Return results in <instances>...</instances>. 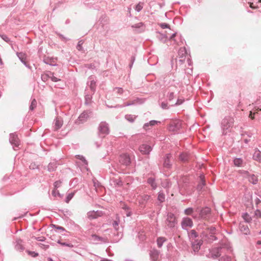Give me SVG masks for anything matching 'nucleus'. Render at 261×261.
Segmentation results:
<instances>
[{
	"label": "nucleus",
	"instance_id": "obj_1",
	"mask_svg": "<svg viewBox=\"0 0 261 261\" xmlns=\"http://www.w3.org/2000/svg\"><path fill=\"white\" fill-rule=\"evenodd\" d=\"M233 123L234 119L231 116H226L222 119L221 123V128L223 135H226L231 132Z\"/></svg>",
	"mask_w": 261,
	"mask_h": 261
},
{
	"label": "nucleus",
	"instance_id": "obj_2",
	"mask_svg": "<svg viewBox=\"0 0 261 261\" xmlns=\"http://www.w3.org/2000/svg\"><path fill=\"white\" fill-rule=\"evenodd\" d=\"M110 133L109 124L105 121L101 122L98 126V135L101 138L105 137Z\"/></svg>",
	"mask_w": 261,
	"mask_h": 261
},
{
	"label": "nucleus",
	"instance_id": "obj_3",
	"mask_svg": "<svg viewBox=\"0 0 261 261\" xmlns=\"http://www.w3.org/2000/svg\"><path fill=\"white\" fill-rule=\"evenodd\" d=\"M166 224L171 229L174 228L177 224V220L175 215L172 213H168L166 219Z\"/></svg>",
	"mask_w": 261,
	"mask_h": 261
},
{
	"label": "nucleus",
	"instance_id": "obj_4",
	"mask_svg": "<svg viewBox=\"0 0 261 261\" xmlns=\"http://www.w3.org/2000/svg\"><path fill=\"white\" fill-rule=\"evenodd\" d=\"M195 212L199 213L197 214L198 218L196 220L205 219L211 213V209L207 207H205L199 210V207H197L195 210Z\"/></svg>",
	"mask_w": 261,
	"mask_h": 261
},
{
	"label": "nucleus",
	"instance_id": "obj_5",
	"mask_svg": "<svg viewBox=\"0 0 261 261\" xmlns=\"http://www.w3.org/2000/svg\"><path fill=\"white\" fill-rule=\"evenodd\" d=\"M92 113V112L90 110L84 111L80 114L75 123L78 125L85 123L90 118Z\"/></svg>",
	"mask_w": 261,
	"mask_h": 261
},
{
	"label": "nucleus",
	"instance_id": "obj_6",
	"mask_svg": "<svg viewBox=\"0 0 261 261\" xmlns=\"http://www.w3.org/2000/svg\"><path fill=\"white\" fill-rule=\"evenodd\" d=\"M181 127V121L179 119L172 120L168 126L170 132H177Z\"/></svg>",
	"mask_w": 261,
	"mask_h": 261
},
{
	"label": "nucleus",
	"instance_id": "obj_7",
	"mask_svg": "<svg viewBox=\"0 0 261 261\" xmlns=\"http://www.w3.org/2000/svg\"><path fill=\"white\" fill-rule=\"evenodd\" d=\"M221 249L219 248V246L214 247L209 250V253L206 255L207 257L212 258L213 259H217L221 256Z\"/></svg>",
	"mask_w": 261,
	"mask_h": 261
},
{
	"label": "nucleus",
	"instance_id": "obj_8",
	"mask_svg": "<svg viewBox=\"0 0 261 261\" xmlns=\"http://www.w3.org/2000/svg\"><path fill=\"white\" fill-rule=\"evenodd\" d=\"M242 174H243L244 177L247 178L248 181L253 184L256 185L258 182V177L254 174H251L247 171L243 170L241 171Z\"/></svg>",
	"mask_w": 261,
	"mask_h": 261
},
{
	"label": "nucleus",
	"instance_id": "obj_9",
	"mask_svg": "<svg viewBox=\"0 0 261 261\" xmlns=\"http://www.w3.org/2000/svg\"><path fill=\"white\" fill-rule=\"evenodd\" d=\"M193 226L192 220L188 217H184L181 222V228L184 230H188V227L191 228Z\"/></svg>",
	"mask_w": 261,
	"mask_h": 261
},
{
	"label": "nucleus",
	"instance_id": "obj_10",
	"mask_svg": "<svg viewBox=\"0 0 261 261\" xmlns=\"http://www.w3.org/2000/svg\"><path fill=\"white\" fill-rule=\"evenodd\" d=\"M90 240L93 242V243L98 244L99 243H108V239L107 238L100 237L96 234H92L91 236Z\"/></svg>",
	"mask_w": 261,
	"mask_h": 261
},
{
	"label": "nucleus",
	"instance_id": "obj_11",
	"mask_svg": "<svg viewBox=\"0 0 261 261\" xmlns=\"http://www.w3.org/2000/svg\"><path fill=\"white\" fill-rule=\"evenodd\" d=\"M119 162L121 164L127 166L130 165L131 161L128 154L124 153L120 155L119 158Z\"/></svg>",
	"mask_w": 261,
	"mask_h": 261
},
{
	"label": "nucleus",
	"instance_id": "obj_12",
	"mask_svg": "<svg viewBox=\"0 0 261 261\" xmlns=\"http://www.w3.org/2000/svg\"><path fill=\"white\" fill-rule=\"evenodd\" d=\"M10 143L14 147H18L19 145V139L18 138L17 135L16 133L10 134Z\"/></svg>",
	"mask_w": 261,
	"mask_h": 261
},
{
	"label": "nucleus",
	"instance_id": "obj_13",
	"mask_svg": "<svg viewBox=\"0 0 261 261\" xmlns=\"http://www.w3.org/2000/svg\"><path fill=\"white\" fill-rule=\"evenodd\" d=\"M103 213L101 211H89L87 213V218L90 220H93L99 217H101L103 215Z\"/></svg>",
	"mask_w": 261,
	"mask_h": 261
},
{
	"label": "nucleus",
	"instance_id": "obj_14",
	"mask_svg": "<svg viewBox=\"0 0 261 261\" xmlns=\"http://www.w3.org/2000/svg\"><path fill=\"white\" fill-rule=\"evenodd\" d=\"M14 245L15 249L19 252H22L25 249L23 241L20 239H17L14 242Z\"/></svg>",
	"mask_w": 261,
	"mask_h": 261
},
{
	"label": "nucleus",
	"instance_id": "obj_15",
	"mask_svg": "<svg viewBox=\"0 0 261 261\" xmlns=\"http://www.w3.org/2000/svg\"><path fill=\"white\" fill-rule=\"evenodd\" d=\"M172 155L171 153H167L164 158L163 166L167 169H170L172 167L171 162Z\"/></svg>",
	"mask_w": 261,
	"mask_h": 261
},
{
	"label": "nucleus",
	"instance_id": "obj_16",
	"mask_svg": "<svg viewBox=\"0 0 261 261\" xmlns=\"http://www.w3.org/2000/svg\"><path fill=\"white\" fill-rule=\"evenodd\" d=\"M16 55L22 63L27 68L31 69V66L26 61L27 55L23 52H17Z\"/></svg>",
	"mask_w": 261,
	"mask_h": 261
},
{
	"label": "nucleus",
	"instance_id": "obj_17",
	"mask_svg": "<svg viewBox=\"0 0 261 261\" xmlns=\"http://www.w3.org/2000/svg\"><path fill=\"white\" fill-rule=\"evenodd\" d=\"M192 248L195 252L199 251L201 246L202 244V241L201 240H195L192 241Z\"/></svg>",
	"mask_w": 261,
	"mask_h": 261
},
{
	"label": "nucleus",
	"instance_id": "obj_18",
	"mask_svg": "<svg viewBox=\"0 0 261 261\" xmlns=\"http://www.w3.org/2000/svg\"><path fill=\"white\" fill-rule=\"evenodd\" d=\"M139 150L143 154H149L152 150V147L150 145L143 144L140 146Z\"/></svg>",
	"mask_w": 261,
	"mask_h": 261
},
{
	"label": "nucleus",
	"instance_id": "obj_19",
	"mask_svg": "<svg viewBox=\"0 0 261 261\" xmlns=\"http://www.w3.org/2000/svg\"><path fill=\"white\" fill-rule=\"evenodd\" d=\"M219 248L221 249V255L222 254L226 255V254L230 253L232 251L231 247L227 244H222Z\"/></svg>",
	"mask_w": 261,
	"mask_h": 261
},
{
	"label": "nucleus",
	"instance_id": "obj_20",
	"mask_svg": "<svg viewBox=\"0 0 261 261\" xmlns=\"http://www.w3.org/2000/svg\"><path fill=\"white\" fill-rule=\"evenodd\" d=\"M160 252L156 249H153L150 251L149 255L151 261H158Z\"/></svg>",
	"mask_w": 261,
	"mask_h": 261
},
{
	"label": "nucleus",
	"instance_id": "obj_21",
	"mask_svg": "<svg viewBox=\"0 0 261 261\" xmlns=\"http://www.w3.org/2000/svg\"><path fill=\"white\" fill-rule=\"evenodd\" d=\"M239 228L240 230L244 234H249L250 230L248 225L244 222H241L239 224Z\"/></svg>",
	"mask_w": 261,
	"mask_h": 261
},
{
	"label": "nucleus",
	"instance_id": "obj_22",
	"mask_svg": "<svg viewBox=\"0 0 261 261\" xmlns=\"http://www.w3.org/2000/svg\"><path fill=\"white\" fill-rule=\"evenodd\" d=\"M195 212L194 208L192 207H188L184 210V214L186 215L191 216L194 219L196 220L197 219V214H195L194 212Z\"/></svg>",
	"mask_w": 261,
	"mask_h": 261
},
{
	"label": "nucleus",
	"instance_id": "obj_23",
	"mask_svg": "<svg viewBox=\"0 0 261 261\" xmlns=\"http://www.w3.org/2000/svg\"><path fill=\"white\" fill-rule=\"evenodd\" d=\"M89 80V81H88L87 84L89 86L90 89L92 92V94H94L96 90V82L94 80L92 79L91 77H90Z\"/></svg>",
	"mask_w": 261,
	"mask_h": 261
},
{
	"label": "nucleus",
	"instance_id": "obj_24",
	"mask_svg": "<svg viewBox=\"0 0 261 261\" xmlns=\"http://www.w3.org/2000/svg\"><path fill=\"white\" fill-rule=\"evenodd\" d=\"M132 28L137 29L138 33H141L144 31L145 25L143 22H141L132 25Z\"/></svg>",
	"mask_w": 261,
	"mask_h": 261
},
{
	"label": "nucleus",
	"instance_id": "obj_25",
	"mask_svg": "<svg viewBox=\"0 0 261 261\" xmlns=\"http://www.w3.org/2000/svg\"><path fill=\"white\" fill-rule=\"evenodd\" d=\"M63 121L61 117H57L55 120L54 128L55 130L60 129L63 125Z\"/></svg>",
	"mask_w": 261,
	"mask_h": 261
},
{
	"label": "nucleus",
	"instance_id": "obj_26",
	"mask_svg": "<svg viewBox=\"0 0 261 261\" xmlns=\"http://www.w3.org/2000/svg\"><path fill=\"white\" fill-rule=\"evenodd\" d=\"M92 92H89L88 90H86L85 91V103L86 105H88L91 103V100L92 98Z\"/></svg>",
	"mask_w": 261,
	"mask_h": 261
},
{
	"label": "nucleus",
	"instance_id": "obj_27",
	"mask_svg": "<svg viewBox=\"0 0 261 261\" xmlns=\"http://www.w3.org/2000/svg\"><path fill=\"white\" fill-rule=\"evenodd\" d=\"M147 183L151 186L152 190H154L157 188L158 185L154 177H148L147 179Z\"/></svg>",
	"mask_w": 261,
	"mask_h": 261
},
{
	"label": "nucleus",
	"instance_id": "obj_28",
	"mask_svg": "<svg viewBox=\"0 0 261 261\" xmlns=\"http://www.w3.org/2000/svg\"><path fill=\"white\" fill-rule=\"evenodd\" d=\"M161 122L156 120H151L149 122L145 123L143 125V128L147 130L149 129V126H153L156 124H160Z\"/></svg>",
	"mask_w": 261,
	"mask_h": 261
},
{
	"label": "nucleus",
	"instance_id": "obj_29",
	"mask_svg": "<svg viewBox=\"0 0 261 261\" xmlns=\"http://www.w3.org/2000/svg\"><path fill=\"white\" fill-rule=\"evenodd\" d=\"M189 158V154L187 152H182L179 156V160L183 163H186L188 162Z\"/></svg>",
	"mask_w": 261,
	"mask_h": 261
},
{
	"label": "nucleus",
	"instance_id": "obj_30",
	"mask_svg": "<svg viewBox=\"0 0 261 261\" xmlns=\"http://www.w3.org/2000/svg\"><path fill=\"white\" fill-rule=\"evenodd\" d=\"M188 236L190 240L194 241L198 237V233L194 229H192L188 232Z\"/></svg>",
	"mask_w": 261,
	"mask_h": 261
},
{
	"label": "nucleus",
	"instance_id": "obj_31",
	"mask_svg": "<svg viewBox=\"0 0 261 261\" xmlns=\"http://www.w3.org/2000/svg\"><path fill=\"white\" fill-rule=\"evenodd\" d=\"M150 196L145 194L140 197L139 200L140 204L145 205V204L149 200Z\"/></svg>",
	"mask_w": 261,
	"mask_h": 261
},
{
	"label": "nucleus",
	"instance_id": "obj_32",
	"mask_svg": "<svg viewBox=\"0 0 261 261\" xmlns=\"http://www.w3.org/2000/svg\"><path fill=\"white\" fill-rule=\"evenodd\" d=\"M200 181L197 186V190L199 191H201L203 187L205 185V181L204 177L200 176Z\"/></svg>",
	"mask_w": 261,
	"mask_h": 261
},
{
	"label": "nucleus",
	"instance_id": "obj_33",
	"mask_svg": "<svg viewBox=\"0 0 261 261\" xmlns=\"http://www.w3.org/2000/svg\"><path fill=\"white\" fill-rule=\"evenodd\" d=\"M253 160L261 162V152L257 150H256L253 155Z\"/></svg>",
	"mask_w": 261,
	"mask_h": 261
},
{
	"label": "nucleus",
	"instance_id": "obj_34",
	"mask_svg": "<svg viewBox=\"0 0 261 261\" xmlns=\"http://www.w3.org/2000/svg\"><path fill=\"white\" fill-rule=\"evenodd\" d=\"M187 54V51L185 47L180 48L178 51V56L179 58L182 59ZM184 59H180L179 61L182 62Z\"/></svg>",
	"mask_w": 261,
	"mask_h": 261
},
{
	"label": "nucleus",
	"instance_id": "obj_35",
	"mask_svg": "<svg viewBox=\"0 0 261 261\" xmlns=\"http://www.w3.org/2000/svg\"><path fill=\"white\" fill-rule=\"evenodd\" d=\"M233 164L236 166L242 167L243 164V160L242 158H235L233 160Z\"/></svg>",
	"mask_w": 261,
	"mask_h": 261
},
{
	"label": "nucleus",
	"instance_id": "obj_36",
	"mask_svg": "<svg viewBox=\"0 0 261 261\" xmlns=\"http://www.w3.org/2000/svg\"><path fill=\"white\" fill-rule=\"evenodd\" d=\"M166 239L164 237H159L157 239L156 242L159 248H161L163 245V243L166 241Z\"/></svg>",
	"mask_w": 261,
	"mask_h": 261
},
{
	"label": "nucleus",
	"instance_id": "obj_37",
	"mask_svg": "<svg viewBox=\"0 0 261 261\" xmlns=\"http://www.w3.org/2000/svg\"><path fill=\"white\" fill-rule=\"evenodd\" d=\"M242 218L246 223H250L252 221L251 217L247 213H243L242 214Z\"/></svg>",
	"mask_w": 261,
	"mask_h": 261
},
{
	"label": "nucleus",
	"instance_id": "obj_38",
	"mask_svg": "<svg viewBox=\"0 0 261 261\" xmlns=\"http://www.w3.org/2000/svg\"><path fill=\"white\" fill-rule=\"evenodd\" d=\"M120 220L119 217L117 215L116 220L112 222V225L115 230H118L119 229V224Z\"/></svg>",
	"mask_w": 261,
	"mask_h": 261
},
{
	"label": "nucleus",
	"instance_id": "obj_39",
	"mask_svg": "<svg viewBox=\"0 0 261 261\" xmlns=\"http://www.w3.org/2000/svg\"><path fill=\"white\" fill-rule=\"evenodd\" d=\"M57 167V164L56 163H50L47 166V170L49 172L54 171Z\"/></svg>",
	"mask_w": 261,
	"mask_h": 261
},
{
	"label": "nucleus",
	"instance_id": "obj_40",
	"mask_svg": "<svg viewBox=\"0 0 261 261\" xmlns=\"http://www.w3.org/2000/svg\"><path fill=\"white\" fill-rule=\"evenodd\" d=\"M165 196L164 192H163V191H160L158 193V200L160 202L162 203L165 201Z\"/></svg>",
	"mask_w": 261,
	"mask_h": 261
},
{
	"label": "nucleus",
	"instance_id": "obj_41",
	"mask_svg": "<svg viewBox=\"0 0 261 261\" xmlns=\"http://www.w3.org/2000/svg\"><path fill=\"white\" fill-rule=\"evenodd\" d=\"M140 100V99L139 98H137L136 99H134V100H133L132 101H128V102H127L125 103L124 104V107H127V106H130L134 105L136 103H137L138 101H139Z\"/></svg>",
	"mask_w": 261,
	"mask_h": 261
},
{
	"label": "nucleus",
	"instance_id": "obj_42",
	"mask_svg": "<svg viewBox=\"0 0 261 261\" xmlns=\"http://www.w3.org/2000/svg\"><path fill=\"white\" fill-rule=\"evenodd\" d=\"M57 243L63 246L68 247L69 248H72L73 245L69 242H62L61 240H58Z\"/></svg>",
	"mask_w": 261,
	"mask_h": 261
},
{
	"label": "nucleus",
	"instance_id": "obj_43",
	"mask_svg": "<svg viewBox=\"0 0 261 261\" xmlns=\"http://www.w3.org/2000/svg\"><path fill=\"white\" fill-rule=\"evenodd\" d=\"M113 91L117 95H121L124 92L123 89L121 87H115L113 89Z\"/></svg>",
	"mask_w": 261,
	"mask_h": 261
},
{
	"label": "nucleus",
	"instance_id": "obj_44",
	"mask_svg": "<svg viewBox=\"0 0 261 261\" xmlns=\"http://www.w3.org/2000/svg\"><path fill=\"white\" fill-rule=\"evenodd\" d=\"M143 3L139 2L135 7V9L138 12H139L141 11L143 7Z\"/></svg>",
	"mask_w": 261,
	"mask_h": 261
},
{
	"label": "nucleus",
	"instance_id": "obj_45",
	"mask_svg": "<svg viewBox=\"0 0 261 261\" xmlns=\"http://www.w3.org/2000/svg\"><path fill=\"white\" fill-rule=\"evenodd\" d=\"M207 239L209 242H213L214 241H216L217 239V238L215 236V234L209 233L207 235Z\"/></svg>",
	"mask_w": 261,
	"mask_h": 261
},
{
	"label": "nucleus",
	"instance_id": "obj_46",
	"mask_svg": "<svg viewBox=\"0 0 261 261\" xmlns=\"http://www.w3.org/2000/svg\"><path fill=\"white\" fill-rule=\"evenodd\" d=\"M125 118L130 122H133L136 118L134 115H126L125 116Z\"/></svg>",
	"mask_w": 261,
	"mask_h": 261
},
{
	"label": "nucleus",
	"instance_id": "obj_47",
	"mask_svg": "<svg viewBox=\"0 0 261 261\" xmlns=\"http://www.w3.org/2000/svg\"><path fill=\"white\" fill-rule=\"evenodd\" d=\"M219 260V261H230L231 257L227 255H224L221 257H220Z\"/></svg>",
	"mask_w": 261,
	"mask_h": 261
},
{
	"label": "nucleus",
	"instance_id": "obj_48",
	"mask_svg": "<svg viewBox=\"0 0 261 261\" xmlns=\"http://www.w3.org/2000/svg\"><path fill=\"white\" fill-rule=\"evenodd\" d=\"M37 106V101L35 99H33L32 101L31 105L30 106V110L33 111L36 107Z\"/></svg>",
	"mask_w": 261,
	"mask_h": 261
},
{
	"label": "nucleus",
	"instance_id": "obj_49",
	"mask_svg": "<svg viewBox=\"0 0 261 261\" xmlns=\"http://www.w3.org/2000/svg\"><path fill=\"white\" fill-rule=\"evenodd\" d=\"M74 195V193H70L68 194L67 195L66 198H65V202L66 203H69V202L71 200V199L73 198V196Z\"/></svg>",
	"mask_w": 261,
	"mask_h": 261
},
{
	"label": "nucleus",
	"instance_id": "obj_50",
	"mask_svg": "<svg viewBox=\"0 0 261 261\" xmlns=\"http://www.w3.org/2000/svg\"><path fill=\"white\" fill-rule=\"evenodd\" d=\"M167 97L169 101H171L174 98V92L173 91L169 92L167 95Z\"/></svg>",
	"mask_w": 261,
	"mask_h": 261
},
{
	"label": "nucleus",
	"instance_id": "obj_51",
	"mask_svg": "<svg viewBox=\"0 0 261 261\" xmlns=\"http://www.w3.org/2000/svg\"><path fill=\"white\" fill-rule=\"evenodd\" d=\"M26 252L28 253V254L29 255L33 257H36L38 256L39 255V254L38 253L35 252V251H32L27 250Z\"/></svg>",
	"mask_w": 261,
	"mask_h": 261
},
{
	"label": "nucleus",
	"instance_id": "obj_52",
	"mask_svg": "<svg viewBox=\"0 0 261 261\" xmlns=\"http://www.w3.org/2000/svg\"><path fill=\"white\" fill-rule=\"evenodd\" d=\"M179 41L176 40L175 43L177 45H181L184 44V42H185V40L182 38L181 36L179 37Z\"/></svg>",
	"mask_w": 261,
	"mask_h": 261
},
{
	"label": "nucleus",
	"instance_id": "obj_53",
	"mask_svg": "<svg viewBox=\"0 0 261 261\" xmlns=\"http://www.w3.org/2000/svg\"><path fill=\"white\" fill-rule=\"evenodd\" d=\"M0 36L2 38V39L3 40H4L5 41H6V42L9 43L11 42L10 39L7 35H6L5 34H0Z\"/></svg>",
	"mask_w": 261,
	"mask_h": 261
},
{
	"label": "nucleus",
	"instance_id": "obj_54",
	"mask_svg": "<svg viewBox=\"0 0 261 261\" xmlns=\"http://www.w3.org/2000/svg\"><path fill=\"white\" fill-rule=\"evenodd\" d=\"M84 43V41L83 40H80L76 45V49L78 50L81 51L83 50L82 45Z\"/></svg>",
	"mask_w": 261,
	"mask_h": 261
},
{
	"label": "nucleus",
	"instance_id": "obj_55",
	"mask_svg": "<svg viewBox=\"0 0 261 261\" xmlns=\"http://www.w3.org/2000/svg\"><path fill=\"white\" fill-rule=\"evenodd\" d=\"M50 75H51V76L48 75V77L50 78L52 81L57 82L60 81L61 80L60 79L54 76V73L50 72Z\"/></svg>",
	"mask_w": 261,
	"mask_h": 261
},
{
	"label": "nucleus",
	"instance_id": "obj_56",
	"mask_svg": "<svg viewBox=\"0 0 261 261\" xmlns=\"http://www.w3.org/2000/svg\"><path fill=\"white\" fill-rule=\"evenodd\" d=\"M113 182H114L115 185H116L118 187H121L123 185L122 180L120 179H115L113 180Z\"/></svg>",
	"mask_w": 261,
	"mask_h": 261
},
{
	"label": "nucleus",
	"instance_id": "obj_57",
	"mask_svg": "<svg viewBox=\"0 0 261 261\" xmlns=\"http://www.w3.org/2000/svg\"><path fill=\"white\" fill-rule=\"evenodd\" d=\"M53 227L55 228L56 229L59 230L62 232L66 231L64 227L57 225L53 224Z\"/></svg>",
	"mask_w": 261,
	"mask_h": 261
},
{
	"label": "nucleus",
	"instance_id": "obj_58",
	"mask_svg": "<svg viewBox=\"0 0 261 261\" xmlns=\"http://www.w3.org/2000/svg\"><path fill=\"white\" fill-rule=\"evenodd\" d=\"M61 184H62V181L61 180H57L54 182V186L55 189H58V188L61 187Z\"/></svg>",
	"mask_w": 261,
	"mask_h": 261
},
{
	"label": "nucleus",
	"instance_id": "obj_59",
	"mask_svg": "<svg viewBox=\"0 0 261 261\" xmlns=\"http://www.w3.org/2000/svg\"><path fill=\"white\" fill-rule=\"evenodd\" d=\"M33 238H34L35 240H36L38 241H41L43 242L45 240V238L44 237H33Z\"/></svg>",
	"mask_w": 261,
	"mask_h": 261
},
{
	"label": "nucleus",
	"instance_id": "obj_60",
	"mask_svg": "<svg viewBox=\"0 0 261 261\" xmlns=\"http://www.w3.org/2000/svg\"><path fill=\"white\" fill-rule=\"evenodd\" d=\"M57 189H55L54 190H53L52 191V195L56 197L57 195L61 197V195L59 193V191L58 190H57Z\"/></svg>",
	"mask_w": 261,
	"mask_h": 261
},
{
	"label": "nucleus",
	"instance_id": "obj_61",
	"mask_svg": "<svg viewBox=\"0 0 261 261\" xmlns=\"http://www.w3.org/2000/svg\"><path fill=\"white\" fill-rule=\"evenodd\" d=\"M161 107L163 109H168L169 108L168 103L165 101L161 103Z\"/></svg>",
	"mask_w": 261,
	"mask_h": 261
},
{
	"label": "nucleus",
	"instance_id": "obj_62",
	"mask_svg": "<svg viewBox=\"0 0 261 261\" xmlns=\"http://www.w3.org/2000/svg\"><path fill=\"white\" fill-rule=\"evenodd\" d=\"M78 159L81 160L85 164H88V162L87 161L85 157H84L83 156L79 155Z\"/></svg>",
	"mask_w": 261,
	"mask_h": 261
},
{
	"label": "nucleus",
	"instance_id": "obj_63",
	"mask_svg": "<svg viewBox=\"0 0 261 261\" xmlns=\"http://www.w3.org/2000/svg\"><path fill=\"white\" fill-rule=\"evenodd\" d=\"M160 26L162 29L170 28V26L168 24L166 23H162L160 24Z\"/></svg>",
	"mask_w": 261,
	"mask_h": 261
},
{
	"label": "nucleus",
	"instance_id": "obj_64",
	"mask_svg": "<svg viewBox=\"0 0 261 261\" xmlns=\"http://www.w3.org/2000/svg\"><path fill=\"white\" fill-rule=\"evenodd\" d=\"M254 214L257 218H261V212L260 210L257 209L255 211Z\"/></svg>",
	"mask_w": 261,
	"mask_h": 261
}]
</instances>
